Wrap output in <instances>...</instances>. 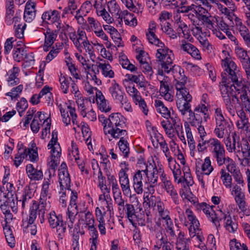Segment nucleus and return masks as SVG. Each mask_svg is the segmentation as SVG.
<instances>
[{"mask_svg": "<svg viewBox=\"0 0 250 250\" xmlns=\"http://www.w3.org/2000/svg\"><path fill=\"white\" fill-rule=\"evenodd\" d=\"M124 119L121 114L113 113L109 115L108 119L104 120L103 124L105 135L110 134L113 138L120 139L118 142L119 147L123 155L127 157L129 153V148L128 143L125 139L127 132Z\"/></svg>", "mask_w": 250, "mask_h": 250, "instance_id": "nucleus-1", "label": "nucleus"}, {"mask_svg": "<svg viewBox=\"0 0 250 250\" xmlns=\"http://www.w3.org/2000/svg\"><path fill=\"white\" fill-rule=\"evenodd\" d=\"M222 65L225 69L221 73L222 82L224 84L220 86L221 93H225L231 97L234 93L233 87L236 91H239L241 88H243L244 84L242 78L237 74V67L234 62L226 59L222 61Z\"/></svg>", "mask_w": 250, "mask_h": 250, "instance_id": "nucleus-2", "label": "nucleus"}, {"mask_svg": "<svg viewBox=\"0 0 250 250\" xmlns=\"http://www.w3.org/2000/svg\"><path fill=\"white\" fill-rule=\"evenodd\" d=\"M201 113L204 116V121L207 122L208 120L209 119L208 109L205 104L202 103H200L195 107L193 112H192V114H188V123L190 124L191 125L197 127L198 132L200 134V138H203L205 137L207 134L205 130L204 125H202L203 121Z\"/></svg>", "mask_w": 250, "mask_h": 250, "instance_id": "nucleus-3", "label": "nucleus"}, {"mask_svg": "<svg viewBox=\"0 0 250 250\" xmlns=\"http://www.w3.org/2000/svg\"><path fill=\"white\" fill-rule=\"evenodd\" d=\"M50 198V195L49 192L41 191L40 204H38L36 201L34 202L33 206L30 208L28 223L32 224L35 221L38 215L40 218L41 223H43L47 199Z\"/></svg>", "mask_w": 250, "mask_h": 250, "instance_id": "nucleus-4", "label": "nucleus"}, {"mask_svg": "<svg viewBox=\"0 0 250 250\" xmlns=\"http://www.w3.org/2000/svg\"><path fill=\"white\" fill-rule=\"evenodd\" d=\"M178 100L176 102L177 107L181 115L184 117L187 113L192 114L193 112L191 109L190 102L192 101V96L188 90L181 86H176Z\"/></svg>", "mask_w": 250, "mask_h": 250, "instance_id": "nucleus-5", "label": "nucleus"}, {"mask_svg": "<svg viewBox=\"0 0 250 250\" xmlns=\"http://www.w3.org/2000/svg\"><path fill=\"white\" fill-rule=\"evenodd\" d=\"M149 164H146L145 163H140L142 164L144 168L147 167V180L149 184H157L159 176L162 180L166 175L164 168L161 164L156 165L154 160L148 161Z\"/></svg>", "mask_w": 250, "mask_h": 250, "instance_id": "nucleus-6", "label": "nucleus"}, {"mask_svg": "<svg viewBox=\"0 0 250 250\" xmlns=\"http://www.w3.org/2000/svg\"><path fill=\"white\" fill-rule=\"evenodd\" d=\"M209 150L212 154L213 158L216 160L217 165L221 166L225 163L226 161L232 162L229 157H226L225 150L223 145L220 141L215 138L213 141Z\"/></svg>", "mask_w": 250, "mask_h": 250, "instance_id": "nucleus-7", "label": "nucleus"}, {"mask_svg": "<svg viewBox=\"0 0 250 250\" xmlns=\"http://www.w3.org/2000/svg\"><path fill=\"white\" fill-rule=\"evenodd\" d=\"M202 171H198L197 176L198 181L200 182L203 188H205V184L210 181L209 178V175L213 170L214 168L211 165V162L209 157H207L204 159V162L201 167Z\"/></svg>", "mask_w": 250, "mask_h": 250, "instance_id": "nucleus-8", "label": "nucleus"}, {"mask_svg": "<svg viewBox=\"0 0 250 250\" xmlns=\"http://www.w3.org/2000/svg\"><path fill=\"white\" fill-rule=\"evenodd\" d=\"M48 220L50 226L53 229H57L58 235L62 239L66 229L65 223L63 222L62 215H57L54 211H52L49 214Z\"/></svg>", "mask_w": 250, "mask_h": 250, "instance_id": "nucleus-9", "label": "nucleus"}, {"mask_svg": "<svg viewBox=\"0 0 250 250\" xmlns=\"http://www.w3.org/2000/svg\"><path fill=\"white\" fill-rule=\"evenodd\" d=\"M239 119L236 122V126L241 132L245 134L246 137L248 138L250 142V124L249 122V118L243 109H241L236 111Z\"/></svg>", "mask_w": 250, "mask_h": 250, "instance_id": "nucleus-10", "label": "nucleus"}, {"mask_svg": "<svg viewBox=\"0 0 250 250\" xmlns=\"http://www.w3.org/2000/svg\"><path fill=\"white\" fill-rule=\"evenodd\" d=\"M59 182L62 190H71V180L67 170V167L65 163L62 162L59 169Z\"/></svg>", "mask_w": 250, "mask_h": 250, "instance_id": "nucleus-11", "label": "nucleus"}, {"mask_svg": "<svg viewBox=\"0 0 250 250\" xmlns=\"http://www.w3.org/2000/svg\"><path fill=\"white\" fill-rule=\"evenodd\" d=\"M147 168V167L144 168L143 166L141 169L138 170L133 177V188L135 191L138 194L143 192V180L144 178L146 177Z\"/></svg>", "mask_w": 250, "mask_h": 250, "instance_id": "nucleus-12", "label": "nucleus"}, {"mask_svg": "<svg viewBox=\"0 0 250 250\" xmlns=\"http://www.w3.org/2000/svg\"><path fill=\"white\" fill-rule=\"evenodd\" d=\"M213 206H210L204 202L196 205L197 210L199 211H202L216 227H218L220 226L219 219L216 216V214L213 209Z\"/></svg>", "mask_w": 250, "mask_h": 250, "instance_id": "nucleus-13", "label": "nucleus"}, {"mask_svg": "<svg viewBox=\"0 0 250 250\" xmlns=\"http://www.w3.org/2000/svg\"><path fill=\"white\" fill-rule=\"evenodd\" d=\"M34 192L29 186H26L23 189L21 197L18 200L17 204H21V208L24 209L30 205L33 206Z\"/></svg>", "mask_w": 250, "mask_h": 250, "instance_id": "nucleus-14", "label": "nucleus"}, {"mask_svg": "<svg viewBox=\"0 0 250 250\" xmlns=\"http://www.w3.org/2000/svg\"><path fill=\"white\" fill-rule=\"evenodd\" d=\"M108 91L112 98L116 103L126 96L122 86L115 80H113L111 83Z\"/></svg>", "mask_w": 250, "mask_h": 250, "instance_id": "nucleus-15", "label": "nucleus"}, {"mask_svg": "<svg viewBox=\"0 0 250 250\" xmlns=\"http://www.w3.org/2000/svg\"><path fill=\"white\" fill-rule=\"evenodd\" d=\"M163 188L169 194L173 202L176 205L179 203V197L176 189L170 180V178L166 175L162 180Z\"/></svg>", "mask_w": 250, "mask_h": 250, "instance_id": "nucleus-16", "label": "nucleus"}, {"mask_svg": "<svg viewBox=\"0 0 250 250\" xmlns=\"http://www.w3.org/2000/svg\"><path fill=\"white\" fill-rule=\"evenodd\" d=\"M232 140H231L230 136H228L224 140V143L227 147V149L229 152H234L235 153L237 150H239L240 138L237 136L235 133L232 134Z\"/></svg>", "mask_w": 250, "mask_h": 250, "instance_id": "nucleus-17", "label": "nucleus"}, {"mask_svg": "<svg viewBox=\"0 0 250 250\" xmlns=\"http://www.w3.org/2000/svg\"><path fill=\"white\" fill-rule=\"evenodd\" d=\"M42 18L44 22L49 24L57 23V28H58L59 25H60V23L59 22L60 19V13L57 10L46 11L42 15Z\"/></svg>", "mask_w": 250, "mask_h": 250, "instance_id": "nucleus-18", "label": "nucleus"}, {"mask_svg": "<svg viewBox=\"0 0 250 250\" xmlns=\"http://www.w3.org/2000/svg\"><path fill=\"white\" fill-rule=\"evenodd\" d=\"M157 46L160 47L157 49L156 53V57L158 61L165 59L167 60L169 58H174L172 51L166 47L163 42Z\"/></svg>", "mask_w": 250, "mask_h": 250, "instance_id": "nucleus-19", "label": "nucleus"}, {"mask_svg": "<svg viewBox=\"0 0 250 250\" xmlns=\"http://www.w3.org/2000/svg\"><path fill=\"white\" fill-rule=\"evenodd\" d=\"M119 182L123 192L125 194L130 192L129 180L125 169L122 168L119 172Z\"/></svg>", "mask_w": 250, "mask_h": 250, "instance_id": "nucleus-20", "label": "nucleus"}, {"mask_svg": "<svg viewBox=\"0 0 250 250\" xmlns=\"http://www.w3.org/2000/svg\"><path fill=\"white\" fill-rule=\"evenodd\" d=\"M231 126L228 122L216 125L214 132L218 138H223L227 135L229 136Z\"/></svg>", "mask_w": 250, "mask_h": 250, "instance_id": "nucleus-21", "label": "nucleus"}, {"mask_svg": "<svg viewBox=\"0 0 250 250\" xmlns=\"http://www.w3.org/2000/svg\"><path fill=\"white\" fill-rule=\"evenodd\" d=\"M182 44L181 45L182 50L189 54L195 59L200 60L201 59L199 51L195 46L185 41H182Z\"/></svg>", "mask_w": 250, "mask_h": 250, "instance_id": "nucleus-22", "label": "nucleus"}, {"mask_svg": "<svg viewBox=\"0 0 250 250\" xmlns=\"http://www.w3.org/2000/svg\"><path fill=\"white\" fill-rule=\"evenodd\" d=\"M36 4L35 3L28 1L26 3L24 12V19L28 22H31L35 17Z\"/></svg>", "mask_w": 250, "mask_h": 250, "instance_id": "nucleus-23", "label": "nucleus"}, {"mask_svg": "<svg viewBox=\"0 0 250 250\" xmlns=\"http://www.w3.org/2000/svg\"><path fill=\"white\" fill-rule=\"evenodd\" d=\"M165 118L167 121L170 123L172 127L177 133H178L179 131L182 129V124L181 120L173 110H172L170 115H168V116Z\"/></svg>", "mask_w": 250, "mask_h": 250, "instance_id": "nucleus-24", "label": "nucleus"}, {"mask_svg": "<svg viewBox=\"0 0 250 250\" xmlns=\"http://www.w3.org/2000/svg\"><path fill=\"white\" fill-rule=\"evenodd\" d=\"M165 118L167 121L170 123L172 127L177 133H178L179 131L182 129V124L181 120L173 110H172L170 115H168V116Z\"/></svg>", "mask_w": 250, "mask_h": 250, "instance_id": "nucleus-25", "label": "nucleus"}, {"mask_svg": "<svg viewBox=\"0 0 250 250\" xmlns=\"http://www.w3.org/2000/svg\"><path fill=\"white\" fill-rule=\"evenodd\" d=\"M26 171L28 177L31 180L38 181L43 177V173L41 169L35 168L32 164H28L26 167Z\"/></svg>", "mask_w": 250, "mask_h": 250, "instance_id": "nucleus-26", "label": "nucleus"}, {"mask_svg": "<svg viewBox=\"0 0 250 250\" xmlns=\"http://www.w3.org/2000/svg\"><path fill=\"white\" fill-rule=\"evenodd\" d=\"M235 52L237 57L239 59L242 63L243 67L248 68V67H249V64H250V60L247 54V51L245 50L238 45L235 47Z\"/></svg>", "mask_w": 250, "mask_h": 250, "instance_id": "nucleus-27", "label": "nucleus"}, {"mask_svg": "<svg viewBox=\"0 0 250 250\" xmlns=\"http://www.w3.org/2000/svg\"><path fill=\"white\" fill-rule=\"evenodd\" d=\"M118 19H120L122 21L123 19L124 20L125 24L135 26L137 24V21L134 15L128 12L127 10L123 11L121 12L119 17H117Z\"/></svg>", "mask_w": 250, "mask_h": 250, "instance_id": "nucleus-28", "label": "nucleus"}, {"mask_svg": "<svg viewBox=\"0 0 250 250\" xmlns=\"http://www.w3.org/2000/svg\"><path fill=\"white\" fill-rule=\"evenodd\" d=\"M185 213L191 224L190 228H189V233L192 232V227L193 228L194 231L193 232H195V231L199 230L200 225L199 221L196 219V216L194 215L191 209L187 208L186 210Z\"/></svg>", "mask_w": 250, "mask_h": 250, "instance_id": "nucleus-29", "label": "nucleus"}, {"mask_svg": "<svg viewBox=\"0 0 250 250\" xmlns=\"http://www.w3.org/2000/svg\"><path fill=\"white\" fill-rule=\"evenodd\" d=\"M162 219L163 220V226L166 232L169 233L171 237H174L175 234L174 230V224L169 214L167 215V216L162 217Z\"/></svg>", "mask_w": 250, "mask_h": 250, "instance_id": "nucleus-30", "label": "nucleus"}, {"mask_svg": "<svg viewBox=\"0 0 250 250\" xmlns=\"http://www.w3.org/2000/svg\"><path fill=\"white\" fill-rule=\"evenodd\" d=\"M227 168L232 174L234 180L238 184H241L243 183L242 174L240 170L236 169L233 161L228 165Z\"/></svg>", "mask_w": 250, "mask_h": 250, "instance_id": "nucleus-31", "label": "nucleus"}, {"mask_svg": "<svg viewBox=\"0 0 250 250\" xmlns=\"http://www.w3.org/2000/svg\"><path fill=\"white\" fill-rule=\"evenodd\" d=\"M224 218L225 220V228L226 230L229 232L234 233L238 228V224L235 220H233L229 215H225Z\"/></svg>", "mask_w": 250, "mask_h": 250, "instance_id": "nucleus-32", "label": "nucleus"}, {"mask_svg": "<svg viewBox=\"0 0 250 250\" xmlns=\"http://www.w3.org/2000/svg\"><path fill=\"white\" fill-rule=\"evenodd\" d=\"M174 58H169L168 59L162 60L159 61L160 62L161 68L165 73H169L170 72H173L175 67H177L175 65L173 64Z\"/></svg>", "mask_w": 250, "mask_h": 250, "instance_id": "nucleus-33", "label": "nucleus"}, {"mask_svg": "<svg viewBox=\"0 0 250 250\" xmlns=\"http://www.w3.org/2000/svg\"><path fill=\"white\" fill-rule=\"evenodd\" d=\"M79 224L82 225L85 228L87 226H89L94 224V219L91 213L87 211L85 213H83L81 214V218L79 220Z\"/></svg>", "mask_w": 250, "mask_h": 250, "instance_id": "nucleus-34", "label": "nucleus"}, {"mask_svg": "<svg viewBox=\"0 0 250 250\" xmlns=\"http://www.w3.org/2000/svg\"><path fill=\"white\" fill-rule=\"evenodd\" d=\"M154 106L156 111L161 114L164 118H167L168 115H170L171 112L170 110H169L167 106H166L164 103L159 100L155 101Z\"/></svg>", "mask_w": 250, "mask_h": 250, "instance_id": "nucleus-35", "label": "nucleus"}, {"mask_svg": "<svg viewBox=\"0 0 250 250\" xmlns=\"http://www.w3.org/2000/svg\"><path fill=\"white\" fill-rule=\"evenodd\" d=\"M126 216L130 222L134 225L137 216L139 214L136 212L133 205L130 204H125V211Z\"/></svg>", "mask_w": 250, "mask_h": 250, "instance_id": "nucleus-36", "label": "nucleus"}, {"mask_svg": "<svg viewBox=\"0 0 250 250\" xmlns=\"http://www.w3.org/2000/svg\"><path fill=\"white\" fill-rule=\"evenodd\" d=\"M215 138H210L208 140L205 139V137H201L198 141L197 149L199 152H203L207 150V148H210Z\"/></svg>", "mask_w": 250, "mask_h": 250, "instance_id": "nucleus-37", "label": "nucleus"}, {"mask_svg": "<svg viewBox=\"0 0 250 250\" xmlns=\"http://www.w3.org/2000/svg\"><path fill=\"white\" fill-rule=\"evenodd\" d=\"M182 2L179 7L176 9V12H177V13H185L187 14L190 11L195 12L196 6L194 4H192L188 5L187 0H184Z\"/></svg>", "mask_w": 250, "mask_h": 250, "instance_id": "nucleus-38", "label": "nucleus"}, {"mask_svg": "<svg viewBox=\"0 0 250 250\" xmlns=\"http://www.w3.org/2000/svg\"><path fill=\"white\" fill-rule=\"evenodd\" d=\"M169 167L172 170L174 179L175 181L178 180V183L182 182V178L180 176L181 174V170L180 166L175 161L173 163H171L168 165Z\"/></svg>", "mask_w": 250, "mask_h": 250, "instance_id": "nucleus-39", "label": "nucleus"}, {"mask_svg": "<svg viewBox=\"0 0 250 250\" xmlns=\"http://www.w3.org/2000/svg\"><path fill=\"white\" fill-rule=\"evenodd\" d=\"M243 88H244V91H245V92L241 94L240 97V99L241 102V109H243L245 111L250 113V98L248 97L246 92V86L244 87L243 86Z\"/></svg>", "mask_w": 250, "mask_h": 250, "instance_id": "nucleus-40", "label": "nucleus"}, {"mask_svg": "<svg viewBox=\"0 0 250 250\" xmlns=\"http://www.w3.org/2000/svg\"><path fill=\"white\" fill-rule=\"evenodd\" d=\"M128 79L130 81L137 83L140 87L143 88L144 90H146L147 82L146 81L145 77L143 75H130L128 77Z\"/></svg>", "mask_w": 250, "mask_h": 250, "instance_id": "nucleus-41", "label": "nucleus"}, {"mask_svg": "<svg viewBox=\"0 0 250 250\" xmlns=\"http://www.w3.org/2000/svg\"><path fill=\"white\" fill-rule=\"evenodd\" d=\"M25 55L26 50L23 47L19 45L14 47L13 57L15 61L20 62L22 61Z\"/></svg>", "mask_w": 250, "mask_h": 250, "instance_id": "nucleus-42", "label": "nucleus"}, {"mask_svg": "<svg viewBox=\"0 0 250 250\" xmlns=\"http://www.w3.org/2000/svg\"><path fill=\"white\" fill-rule=\"evenodd\" d=\"M239 144V150H237V151H236L235 153L238 158H241L250 150V146L247 140L243 139Z\"/></svg>", "mask_w": 250, "mask_h": 250, "instance_id": "nucleus-43", "label": "nucleus"}, {"mask_svg": "<svg viewBox=\"0 0 250 250\" xmlns=\"http://www.w3.org/2000/svg\"><path fill=\"white\" fill-rule=\"evenodd\" d=\"M119 62L124 68L129 70L131 72L135 71L137 69V67L131 63L126 56L124 55L119 57Z\"/></svg>", "mask_w": 250, "mask_h": 250, "instance_id": "nucleus-44", "label": "nucleus"}, {"mask_svg": "<svg viewBox=\"0 0 250 250\" xmlns=\"http://www.w3.org/2000/svg\"><path fill=\"white\" fill-rule=\"evenodd\" d=\"M98 67L101 69L102 70V74L106 77L113 78L114 73L111 70V67L110 64L107 63H98Z\"/></svg>", "mask_w": 250, "mask_h": 250, "instance_id": "nucleus-45", "label": "nucleus"}, {"mask_svg": "<svg viewBox=\"0 0 250 250\" xmlns=\"http://www.w3.org/2000/svg\"><path fill=\"white\" fill-rule=\"evenodd\" d=\"M221 95L227 111L229 112L230 115L233 116H234L235 110L234 109L233 104L231 103V97L227 95L225 93H224V94H221Z\"/></svg>", "mask_w": 250, "mask_h": 250, "instance_id": "nucleus-46", "label": "nucleus"}, {"mask_svg": "<svg viewBox=\"0 0 250 250\" xmlns=\"http://www.w3.org/2000/svg\"><path fill=\"white\" fill-rule=\"evenodd\" d=\"M161 125L165 130L166 134L170 138L175 136L176 132L172 127L170 123L167 120H163L161 122Z\"/></svg>", "mask_w": 250, "mask_h": 250, "instance_id": "nucleus-47", "label": "nucleus"}, {"mask_svg": "<svg viewBox=\"0 0 250 250\" xmlns=\"http://www.w3.org/2000/svg\"><path fill=\"white\" fill-rule=\"evenodd\" d=\"M3 230L6 241L9 246L11 248H13L15 246V237L12 233L11 229L6 225L3 227Z\"/></svg>", "mask_w": 250, "mask_h": 250, "instance_id": "nucleus-48", "label": "nucleus"}, {"mask_svg": "<svg viewBox=\"0 0 250 250\" xmlns=\"http://www.w3.org/2000/svg\"><path fill=\"white\" fill-rule=\"evenodd\" d=\"M44 42H46V44L52 45L56 41L57 33L56 31L51 30L50 29H48L44 33Z\"/></svg>", "mask_w": 250, "mask_h": 250, "instance_id": "nucleus-49", "label": "nucleus"}, {"mask_svg": "<svg viewBox=\"0 0 250 250\" xmlns=\"http://www.w3.org/2000/svg\"><path fill=\"white\" fill-rule=\"evenodd\" d=\"M18 68L16 67L13 68L8 80L9 85L13 86L18 84L20 83V79L18 78Z\"/></svg>", "mask_w": 250, "mask_h": 250, "instance_id": "nucleus-50", "label": "nucleus"}, {"mask_svg": "<svg viewBox=\"0 0 250 250\" xmlns=\"http://www.w3.org/2000/svg\"><path fill=\"white\" fill-rule=\"evenodd\" d=\"M200 16V19L202 21V24L205 23L208 28L209 29L212 30L215 27L214 23L215 22V17H212L211 16L208 17L205 15L199 14Z\"/></svg>", "mask_w": 250, "mask_h": 250, "instance_id": "nucleus-51", "label": "nucleus"}, {"mask_svg": "<svg viewBox=\"0 0 250 250\" xmlns=\"http://www.w3.org/2000/svg\"><path fill=\"white\" fill-rule=\"evenodd\" d=\"M161 29L171 39H175L177 38V33L171 27V24L169 22H166V24L164 25H161Z\"/></svg>", "mask_w": 250, "mask_h": 250, "instance_id": "nucleus-52", "label": "nucleus"}, {"mask_svg": "<svg viewBox=\"0 0 250 250\" xmlns=\"http://www.w3.org/2000/svg\"><path fill=\"white\" fill-rule=\"evenodd\" d=\"M242 37L246 45L250 42V33L249 29L245 26H242L237 29Z\"/></svg>", "mask_w": 250, "mask_h": 250, "instance_id": "nucleus-53", "label": "nucleus"}, {"mask_svg": "<svg viewBox=\"0 0 250 250\" xmlns=\"http://www.w3.org/2000/svg\"><path fill=\"white\" fill-rule=\"evenodd\" d=\"M115 204L117 205L119 213L121 215L124 214L125 211V200L122 196L114 198Z\"/></svg>", "mask_w": 250, "mask_h": 250, "instance_id": "nucleus-54", "label": "nucleus"}, {"mask_svg": "<svg viewBox=\"0 0 250 250\" xmlns=\"http://www.w3.org/2000/svg\"><path fill=\"white\" fill-rule=\"evenodd\" d=\"M229 247L230 250H248L246 244H241L235 238L230 241Z\"/></svg>", "mask_w": 250, "mask_h": 250, "instance_id": "nucleus-55", "label": "nucleus"}, {"mask_svg": "<svg viewBox=\"0 0 250 250\" xmlns=\"http://www.w3.org/2000/svg\"><path fill=\"white\" fill-rule=\"evenodd\" d=\"M26 27V24L25 23L14 24V29L15 36L19 39L22 38L24 36V31Z\"/></svg>", "mask_w": 250, "mask_h": 250, "instance_id": "nucleus-56", "label": "nucleus"}, {"mask_svg": "<svg viewBox=\"0 0 250 250\" xmlns=\"http://www.w3.org/2000/svg\"><path fill=\"white\" fill-rule=\"evenodd\" d=\"M144 199L146 204L148 206L149 208H154L156 207V205L158 202L161 200V198L159 196H156L154 195H146Z\"/></svg>", "mask_w": 250, "mask_h": 250, "instance_id": "nucleus-57", "label": "nucleus"}, {"mask_svg": "<svg viewBox=\"0 0 250 250\" xmlns=\"http://www.w3.org/2000/svg\"><path fill=\"white\" fill-rule=\"evenodd\" d=\"M107 5L109 11L111 14H114L118 17H119L122 11H120V7L115 0H111L108 3Z\"/></svg>", "mask_w": 250, "mask_h": 250, "instance_id": "nucleus-58", "label": "nucleus"}, {"mask_svg": "<svg viewBox=\"0 0 250 250\" xmlns=\"http://www.w3.org/2000/svg\"><path fill=\"white\" fill-rule=\"evenodd\" d=\"M220 173L221 174V178L222 180L223 184L227 188H230L232 180L231 176L223 169H221Z\"/></svg>", "mask_w": 250, "mask_h": 250, "instance_id": "nucleus-59", "label": "nucleus"}, {"mask_svg": "<svg viewBox=\"0 0 250 250\" xmlns=\"http://www.w3.org/2000/svg\"><path fill=\"white\" fill-rule=\"evenodd\" d=\"M71 208L68 207L66 213V221L64 223H67L68 227L71 229L73 227V224L75 220L76 214L70 210Z\"/></svg>", "mask_w": 250, "mask_h": 250, "instance_id": "nucleus-60", "label": "nucleus"}, {"mask_svg": "<svg viewBox=\"0 0 250 250\" xmlns=\"http://www.w3.org/2000/svg\"><path fill=\"white\" fill-rule=\"evenodd\" d=\"M215 22L217 24V29L226 32L229 30V25L225 22L223 18H220L218 16L215 17Z\"/></svg>", "mask_w": 250, "mask_h": 250, "instance_id": "nucleus-61", "label": "nucleus"}, {"mask_svg": "<svg viewBox=\"0 0 250 250\" xmlns=\"http://www.w3.org/2000/svg\"><path fill=\"white\" fill-rule=\"evenodd\" d=\"M35 146V144H32V148L27 149V155L29 156L30 160L32 162H37L39 159L37 150L34 148Z\"/></svg>", "mask_w": 250, "mask_h": 250, "instance_id": "nucleus-62", "label": "nucleus"}, {"mask_svg": "<svg viewBox=\"0 0 250 250\" xmlns=\"http://www.w3.org/2000/svg\"><path fill=\"white\" fill-rule=\"evenodd\" d=\"M156 207L159 214L161 218L164 216H167V215L169 214L168 210L165 209L164 203L161 201V199L157 204Z\"/></svg>", "mask_w": 250, "mask_h": 250, "instance_id": "nucleus-63", "label": "nucleus"}, {"mask_svg": "<svg viewBox=\"0 0 250 250\" xmlns=\"http://www.w3.org/2000/svg\"><path fill=\"white\" fill-rule=\"evenodd\" d=\"M146 36L149 43L158 45L162 42L157 38L154 32H147L146 33Z\"/></svg>", "mask_w": 250, "mask_h": 250, "instance_id": "nucleus-64", "label": "nucleus"}]
</instances>
